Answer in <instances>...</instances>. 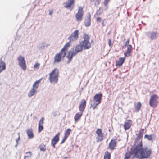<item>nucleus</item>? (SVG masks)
Listing matches in <instances>:
<instances>
[{
	"label": "nucleus",
	"mask_w": 159,
	"mask_h": 159,
	"mask_svg": "<svg viewBox=\"0 0 159 159\" xmlns=\"http://www.w3.org/2000/svg\"><path fill=\"white\" fill-rule=\"evenodd\" d=\"M18 135H19L18 137V138L17 139H16V140L17 143H18V141L20 140V136L19 133H18Z\"/></svg>",
	"instance_id": "nucleus-44"
},
{
	"label": "nucleus",
	"mask_w": 159,
	"mask_h": 159,
	"mask_svg": "<svg viewBox=\"0 0 159 159\" xmlns=\"http://www.w3.org/2000/svg\"><path fill=\"white\" fill-rule=\"evenodd\" d=\"M75 51L71 52L70 51L69 52L68 54L66 57L68 59V62H70L71 61L73 56H75L77 53L82 51L83 48L80 44L77 45L74 48Z\"/></svg>",
	"instance_id": "nucleus-2"
},
{
	"label": "nucleus",
	"mask_w": 159,
	"mask_h": 159,
	"mask_svg": "<svg viewBox=\"0 0 159 159\" xmlns=\"http://www.w3.org/2000/svg\"><path fill=\"white\" fill-rule=\"evenodd\" d=\"M39 147L41 151H44L46 150V146L43 144H40Z\"/></svg>",
	"instance_id": "nucleus-33"
},
{
	"label": "nucleus",
	"mask_w": 159,
	"mask_h": 159,
	"mask_svg": "<svg viewBox=\"0 0 159 159\" xmlns=\"http://www.w3.org/2000/svg\"><path fill=\"white\" fill-rule=\"evenodd\" d=\"M83 40L80 43L84 49H87L90 48L91 47V43L90 42V37L86 34H84L83 36Z\"/></svg>",
	"instance_id": "nucleus-3"
},
{
	"label": "nucleus",
	"mask_w": 159,
	"mask_h": 159,
	"mask_svg": "<svg viewBox=\"0 0 159 159\" xmlns=\"http://www.w3.org/2000/svg\"><path fill=\"white\" fill-rule=\"evenodd\" d=\"M19 64L21 69L24 70H25L26 69V62L25 60L24 57L21 55H20L18 58Z\"/></svg>",
	"instance_id": "nucleus-9"
},
{
	"label": "nucleus",
	"mask_w": 159,
	"mask_h": 159,
	"mask_svg": "<svg viewBox=\"0 0 159 159\" xmlns=\"http://www.w3.org/2000/svg\"><path fill=\"white\" fill-rule=\"evenodd\" d=\"M42 80V79H40L36 81L34 84L33 86V89H36L38 86H39V84L41 82V81Z\"/></svg>",
	"instance_id": "nucleus-28"
},
{
	"label": "nucleus",
	"mask_w": 159,
	"mask_h": 159,
	"mask_svg": "<svg viewBox=\"0 0 159 159\" xmlns=\"http://www.w3.org/2000/svg\"><path fill=\"white\" fill-rule=\"evenodd\" d=\"M71 131V130L70 129H67L64 133V136L68 138V136L70 135Z\"/></svg>",
	"instance_id": "nucleus-31"
},
{
	"label": "nucleus",
	"mask_w": 159,
	"mask_h": 159,
	"mask_svg": "<svg viewBox=\"0 0 159 159\" xmlns=\"http://www.w3.org/2000/svg\"><path fill=\"white\" fill-rule=\"evenodd\" d=\"M135 108L136 112H138L141 109L142 105L140 102H138L136 103L135 104Z\"/></svg>",
	"instance_id": "nucleus-27"
},
{
	"label": "nucleus",
	"mask_w": 159,
	"mask_h": 159,
	"mask_svg": "<svg viewBox=\"0 0 159 159\" xmlns=\"http://www.w3.org/2000/svg\"><path fill=\"white\" fill-rule=\"evenodd\" d=\"M132 122L131 120H128L125 121L124 124V127L125 130L129 129L132 125Z\"/></svg>",
	"instance_id": "nucleus-18"
},
{
	"label": "nucleus",
	"mask_w": 159,
	"mask_h": 159,
	"mask_svg": "<svg viewBox=\"0 0 159 159\" xmlns=\"http://www.w3.org/2000/svg\"><path fill=\"white\" fill-rule=\"evenodd\" d=\"M83 113L80 112H78L74 116V120L75 122H76L80 119L83 115Z\"/></svg>",
	"instance_id": "nucleus-26"
},
{
	"label": "nucleus",
	"mask_w": 159,
	"mask_h": 159,
	"mask_svg": "<svg viewBox=\"0 0 159 159\" xmlns=\"http://www.w3.org/2000/svg\"><path fill=\"white\" fill-rule=\"evenodd\" d=\"M133 158L130 155V153L129 152H126L125 155V157L124 159H131Z\"/></svg>",
	"instance_id": "nucleus-32"
},
{
	"label": "nucleus",
	"mask_w": 159,
	"mask_h": 159,
	"mask_svg": "<svg viewBox=\"0 0 159 159\" xmlns=\"http://www.w3.org/2000/svg\"><path fill=\"white\" fill-rule=\"evenodd\" d=\"M105 19H104L103 20H102V27H103L105 26Z\"/></svg>",
	"instance_id": "nucleus-42"
},
{
	"label": "nucleus",
	"mask_w": 159,
	"mask_h": 159,
	"mask_svg": "<svg viewBox=\"0 0 159 159\" xmlns=\"http://www.w3.org/2000/svg\"><path fill=\"white\" fill-rule=\"evenodd\" d=\"M132 46L131 45H128L127 47V49L126 52L124 53L125 57H129L131 54L132 52Z\"/></svg>",
	"instance_id": "nucleus-21"
},
{
	"label": "nucleus",
	"mask_w": 159,
	"mask_h": 159,
	"mask_svg": "<svg viewBox=\"0 0 159 159\" xmlns=\"http://www.w3.org/2000/svg\"><path fill=\"white\" fill-rule=\"evenodd\" d=\"M144 130L143 129H142V131H140L139 132L133 146H135L137 145L142 144V140L141 139V138L142 137Z\"/></svg>",
	"instance_id": "nucleus-10"
},
{
	"label": "nucleus",
	"mask_w": 159,
	"mask_h": 159,
	"mask_svg": "<svg viewBox=\"0 0 159 159\" xmlns=\"http://www.w3.org/2000/svg\"><path fill=\"white\" fill-rule=\"evenodd\" d=\"M125 57H120L118 60L116 61L115 62L116 66L119 67L121 66L125 61Z\"/></svg>",
	"instance_id": "nucleus-19"
},
{
	"label": "nucleus",
	"mask_w": 159,
	"mask_h": 159,
	"mask_svg": "<svg viewBox=\"0 0 159 159\" xmlns=\"http://www.w3.org/2000/svg\"><path fill=\"white\" fill-rule=\"evenodd\" d=\"M29 156H25L24 157V159H29Z\"/></svg>",
	"instance_id": "nucleus-45"
},
{
	"label": "nucleus",
	"mask_w": 159,
	"mask_h": 159,
	"mask_svg": "<svg viewBox=\"0 0 159 159\" xmlns=\"http://www.w3.org/2000/svg\"><path fill=\"white\" fill-rule=\"evenodd\" d=\"M67 137L64 136V137L62 139V140L61 143V144H62V143H63L65 142V140H66V139H67Z\"/></svg>",
	"instance_id": "nucleus-41"
},
{
	"label": "nucleus",
	"mask_w": 159,
	"mask_h": 159,
	"mask_svg": "<svg viewBox=\"0 0 159 159\" xmlns=\"http://www.w3.org/2000/svg\"><path fill=\"white\" fill-rule=\"evenodd\" d=\"M53 13L52 10H50L49 11V15H51Z\"/></svg>",
	"instance_id": "nucleus-46"
},
{
	"label": "nucleus",
	"mask_w": 159,
	"mask_h": 159,
	"mask_svg": "<svg viewBox=\"0 0 159 159\" xmlns=\"http://www.w3.org/2000/svg\"><path fill=\"white\" fill-rule=\"evenodd\" d=\"M84 24L85 26L86 27L89 26L91 24V17L90 16H88L85 18Z\"/></svg>",
	"instance_id": "nucleus-24"
},
{
	"label": "nucleus",
	"mask_w": 159,
	"mask_h": 159,
	"mask_svg": "<svg viewBox=\"0 0 159 159\" xmlns=\"http://www.w3.org/2000/svg\"><path fill=\"white\" fill-rule=\"evenodd\" d=\"M86 102L85 100H82L79 106V109L80 112H84L86 107Z\"/></svg>",
	"instance_id": "nucleus-17"
},
{
	"label": "nucleus",
	"mask_w": 159,
	"mask_h": 159,
	"mask_svg": "<svg viewBox=\"0 0 159 159\" xmlns=\"http://www.w3.org/2000/svg\"><path fill=\"white\" fill-rule=\"evenodd\" d=\"M102 20V19L100 17H98L96 18V21L98 22H100Z\"/></svg>",
	"instance_id": "nucleus-40"
},
{
	"label": "nucleus",
	"mask_w": 159,
	"mask_h": 159,
	"mask_svg": "<svg viewBox=\"0 0 159 159\" xmlns=\"http://www.w3.org/2000/svg\"><path fill=\"white\" fill-rule=\"evenodd\" d=\"M58 70L56 68H54L49 74L50 82L53 84L57 83L58 81Z\"/></svg>",
	"instance_id": "nucleus-4"
},
{
	"label": "nucleus",
	"mask_w": 159,
	"mask_h": 159,
	"mask_svg": "<svg viewBox=\"0 0 159 159\" xmlns=\"http://www.w3.org/2000/svg\"><path fill=\"white\" fill-rule=\"evenodd\" d=\"M75 2V0H68L63 3V5L65 7L72 10L74 8Z\"/></svg>",
	"instance_id": "nucleus-11"
},
{
	"label": "nucleus",
	"mask_w": 159,
	"mask_h": 159,
	"mask_svg": "<svg viewBox=\"0 0 159 159\" xmlns=\"http://www.w3.org/2000/svg\"><path fill=\"white\" fill-rule=\"evenodd\" d=\"M111 157V153L107 151L105 152L103 159H110Z\"/></svg>",
	"instance_id": "nucleus-29"
},
{
	"label": "nucleus",
	"mask_w": 159,
	"mask_h": 159,
	"mask_svg": "<svg viewBox=\"0 0 159 159\" xmlns=\"http://www.w3.org/2000/svg\"><path fill=\"white\" fill-rule=\"evenodd\" d=\"M117 139H112L109 143L108 147L111 150H112L115 149V147L116 146Z\"/></svg>",
	"instance_id": "nucleus-16"
},
{
	"label": "nucleus",
	"mask_w": 159,
	"mask_h": 159,
	"mask_svg": "<svg viewBox=\"0 0 159 159\" xmlns=\"http://www.w3.org/2000/svg\"><path fill=\"white\" fill-rule=\"evenodd\" d=\"M152 150L147 147L143 148V144L132 146L130 152V155L133 158L136 157L139 159L147 158L149 157L151 153Z\"/></svg>",
	"instance_id": "nucleus-1"
},
{
	"label": "nucleus",
	"mask_w": 159,
	"mask_h": 159,
	"mask_svg": "<svg viewBox=\"0 0 159 159\" xmlns=\"http://www.w3.org/2000/svg\"><path fill=\"white\" fill-rule=\"evenodd\" d=\"M103 12L102 9V7H100L99 8L98 10L96 12V15L97 16H98L100 15Z\"/></svg>",
	"instance_id": "nucleus-34"
},
{
	"label": "nucleus",
	"mask_w": 159,
	"mask_h": 159,
	"mask_svg": "<svg viewBox=\"0 0 159 159\" xmlns=\"http://www.w3.org/2000/svg\"><path fill=\"white\" fill-rule=\"evenodd\" d=\"M26 133L29 139H32L34 137L33 130L31 128L28 129L26 130Z\"/></svg>",
	"instance_id": "nucleus-22"
},
{
	"label": "nucleus",
	"mask_w": 159,
	"mask_h": 159,
	"mask_svg": "<svg viewBox=\"0 0 159 159\" xmlns=\"http://www.w3.org/2000/svg\"><path fill=\"white\" fill-rule=\"evenodd\" d=\"M102 95V93H98L95 94L93 97V99L96 103H91L90 105L91 107H93V110H94L97 106L101 102V100Z\"/></svg>",
	"instance_id": "nucleus-5"
},
{
	"label": "nucleus",
	"mask_w": 159,
	"mask_h": 159,
	"mask_svg": "<svg viewBox=\"0 0 159 159\" xmlns=\"http://www.w3.org/2000/svg\"><path fill=\"white\" fill-rule=\"evenodd\" d=\"M96 133L97 134L96 137L97 141V142L102 141L103 139V133H102L101 129H97Z\"/></svg>",
	"instance_id": "nucleus-14"
},
{
	"label": "nucleus",
	"mask_w": 159,
	"mask_h": 159,
	"mask_svg": "<svg viewBox=\"0 0 159 159\" xmlns=\"http://www.w3.org/2000/svg\"><path fill=\"white\" fill-rule=\"evenodd\" d=\"M129 41H130V39L129 38L127 41L125 42V44H124V45L122 47V48H124V47H125L126 46H128V45H129Z\"/></svg>",
	"instance_id": "nucleus-36"
},
{
	"label": "nucleus",
	"mask_w": 159,
	"mask_h": 159,
	"mask_svg": "<svg viewBox=\"0 0 159 159\" xmlns=\"http://www.w3.org/2000/svg\"><path fill=\"white\" fill-rule=\"evenodd\" d=\"M79 37V31L76 30L72 33L71 35L68 38V40L70 42L77 40Z\"/></svg>",
	"instance_id": "nucleus-13"
},
{
	"label": "nucleus",
	"mask_w": 159,
	"mask_h": 159,
	"mask_svg": "<svg viewBox=\"0 0 159 159\" xmlns=\"http://www.w3.org/2000/svg\"><path fill=\"white\" fill-rule=\"evenodd\" d=\"M91 2H94L95 5L98 4L100 3V1L98 0H91Z\"/></svg>",
	"instance_id": "nucleus-38"
},
{
	"label": "nucleus",
	"mask_w": 159,
	"mask_h": 159,
	"mask_svg": "<svg viewBox=\"0 0 159 159\" xmlns=\"http://www.w3.org/2000/svg\"><path fill=\"white\" fill-rule=\"evenodd\" d=\"M44 119L43 117H42L39 121L38 128V131L39 133L44 128L43 125L44 123Z\"/></svg>",
	"instance_id": "nucleus-20"
},
{
	"label": "nucleus",
	"mask_w": 159,
	"mask_h": 159,
	"mask_svg": "<svg viewBox=\"0 0 159 159\" xmlns=\"http://www.w3.org/2000/svg\"><path fill=\"white\" fill-rule=\"evenodd\" d=\"M159 97L156 94H153L151 96L149 100V104L150 106L153 107H156L157 105L158 102L157 100Z\"/></svg>",
	"instance_id": "nucleus-7"
},
{
	"label": "nucleus",
	"mask_w": 159,
	"mask_h": 159,
	"mask_svg": "<svg viewBox=\"0 0 159 159\" xmlns=\"http://www.w3.org/2000/svg\"><path fill=\"white\" fill-rule=\"evenodd\" d=\"M40 65V64L38 63H36L34 66V69H39Z\"/></svg>",
	"instance_id": "nucleus-37"
},
{
	"label": "nucleus",
	"mask_w": 159,
	"mask_h": 159,
	"mask_svg": "<svg viewBox=\"0 0 159 159\" xmlns=\"http://www.w3.org/2000/svg\"><path fill=\"white\" fill-rule=\"evenodd\" d=\"M108 43L110 47L111 46V39H109L108 41Z\"/></svg>",
	"instance_id": "nucleus-43"
},
{
	"label": "nucleus",
	"mask_w": 159,
	"mask_h": 159,
	"mask_svg": "<svg viewBox=\"0 0 159 159\" xmlns=\"http://www.w3.org/2000/svg\"><path fill=\"white\" fill-rule=\"evenodd\" d=\"M70 41L69 42L67 43L61 51L64 53L65 52V54H66L68 49L70 46Z\"/></svg>",
	"instance_id": "nucleus-23"
},
{
	"label": "nucleus",
	"mask_w": 159,
	"mask_h": 159,
	"mask_svg": "<svg viewBox=\"0 0 159 159\" xmlns=\"http://www.w3.org/2000/svg\"><path fill=\"white\" fill-rule=\"evenodd\" d=\"M146 35L150 40H152L157 39L158 33L156 31H148L145 33Z\"/></svg>",
	"instance_id": "nucleus-12"
},
{
	"label": "nucleus",
	"mask_w": 159,
	"mask_h": 159,
	"mask_svg": "<svg viewBox=\"0 0 159 159\" xmlns=\"http://www.w3.org/2000/svg\"><path fill=\"white\" fill-rule=\"evenodd\" d=\"M110 0H104L103 2L104 5L105 6H107L108 5V3Z\"/></svg>",
	"instance_id": "nucleus-39"
},
{
	"label": "nucleus",
	"mask_w": 159,
	"mask_h": 159,
	"mask_svg": "<svg viewBox=\"0 0 159 159\" xmlns=\"http://www.w3.org/2000/svg\"><path fill=\"white\" fill-rule=\"evenodd\" d=\"M60 134V133H58L51 140V144L54 148H55V145L59 141Z\"/></svg>",
	"instance_id": "nucleus-15"
},
{
	"label": "nucleus",
	"mask_w": 159,
	"mask_h": 159,
	"mask_svg": "<svg viewBox=\"0 0 159 159\" xmlns=\"http://www.w3.org/2000/svg\"><path fill=\"white\" fill-rule=\"evenodd\" d=\"M66 54L61 51L59 53H57L54 57V61L53 63L56 64L58 63L61 61L66 56Z\"/></svg>",
	"instance_id": "nucleus-6"
},
{
	"label": "nucleus",
	"mask_w": 159,
	"mask_h": 159,
	"mask_svg": "<svg viewBox=\"0 0 159 159\" xmlns=\"http://www.w3.org/2000/svg\"><path fill=\"white\" fill-rule=\"evenodd\" d=\"M6 68L5 63L1 59L0 60V73L4 70Z\"/></svg>",
	"instance_id": "nucleus-25"
},
{
	"label": "nucleus",
	"mask_w": 159,
	"mask_h": 159,
	"mask_svg": "<svg viewBox=\"0 0 159 159\" xmlns=\"http://www.w3.org/2000/svg\"><path fill=\"white\" fill-rule=\"evenodd\" d=\"M26 153V154L29 153L30 155H31V154H32V152H27Z\"/></svg>",
	"instance_id": "nucleus-47"
},
{
	"label": "nucleus",
	"mask_w": 159,
	"mask_h": 159,
	"mask_svg": "<svg viewBox=\"0 0 159 159\" xmlns=\"http://www.w3.org/2000/svg\"><path fill=\"white\" fill-rule=\"evenodd\" d=\"M84 7H78V12L75 14V18L77 21H81L83 19L84 13Z\"/></svg>",
	"instance_id": "nucleus-8"
},
{
	"label": "nucleus",
	"mask_w": 159,
	"mask_h": 159,
	"mask_svg": "<svg viewBox=\"0 0 159 159\" xmlns=\"http://www.w3.org/2000/svg\"><path fill=\"white\" fill-rule=\"evenodd\" d=\"M36 92V91L34 89H33L32 90L30 91L28 94V96L29 97H31L33 96L35 93Z\"/></svg>",
	"instance_id": "nucleus-30"
},
{
	"label": "nucleus",
	"mask_w": 159,
	"mask_h": 159,
	"mask_svg": "<svg viewBox=\"0 0 159 159\" xmlns=\"http://www.w3.org/2000/svg\"><path fill=\"white\" fill-rule=\"evenodd\" d=\"M144 138H147L149 140H152V135H148L146 134L144 136Z\"/></svg>",
	"instance_id": "nucleus-35"
}]
</instances>
